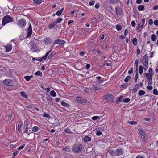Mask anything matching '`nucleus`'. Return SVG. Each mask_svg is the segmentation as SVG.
Segmentation results:
<instances>
[{
    "label": "nucleus",
    "mask_w": 158,
    "mask_h": 158,
    "mask_svg": "<svg viewBox=\"0 0 158 158\" xmlns=\"http://www.w3.org/2000/svg\"><path fill=\"white\" fill-rule=\"evenodd\" d=\"M153 94L155 95H158V91L156 89H155L153 91Z\"/></svg>",
    "instance_id": "nucleus-51"
},
{
    "label": "nucleus",
    "mask_w": 158,
    "mask_h": 158,
    "mask_svg": "<svg viewBox=\"0 0 158 158\" xmlns=\"http://www.w3.org/2000/svg\"><path fill=\"white\" fill-rule=\"evenodd\" d=\"M56 52L54 51H53L48 56V59H51L56 55Z\"/></svg>",
    "instance_id": "nucleus-20"
},
{
    "label": "nucleus",
    "mask_w": 158,
    "mask_h": 158,
    "mask_svg": "<svg viewBox=\"0 0 158 158\" xmlns=\"http://www.w3.org/2000/svg\"><path fill=\"white\" fill-rule=\"evenodd\" d=\"M76 100L80 103H83L86 101V98H81L78 96L76 97Z\"/></svg>",
    "instance_id": "nucleus-12"
},
{
    "label": "nucleus",
    "mask_w": 158,
    "mask_h": 158,
    "mask_svg": "<svg viewBox=\"0 0 158 158\" xmlns=\"http://www.w3.org/2000/svg\"><path fill=\"white\" fill-rule=\"evenodd\" d=\"M105 98L108 100V102H112L114 100L113 95L110 94H107L104 95Z\"/></svg>",
    "instance_id": "nucleus-5"
},
{
    "label": "nucleus",
    "mask_w": 158,
    "mask_h": 158,
    "mask_svg": "<svg viewBox=\"0 0 158 158\" xmlns=\"http://www.w3.org/2000/svg\"><path fill=\"white\" fill-rule=\"evenodd\" d=\"M20 94L21 96L25 98H27V95L24 92L22 91L20 93Z\"/></svg>",
    "instance_id": "nucleus-32"
},
{
    "label": "nucleus",
    "mask_w": 158,
    "mask_h": 158,
    "mask_svg": "<svg viewBox=\"0 0 158 158\" xmlns=\"http://www.w3.org/2000/svg\"><path fill=\"white\" fill-rule=\"evenodd\" d=\"M62 20L63 19L62 18H59L57 19L56 22H55L56 23V24H57V23H59L61 22L62 21Z\"/></svg>",
    "instance_id": "nucleus-45"
},
{
    "label": "nucleus",
    "mask_w": 158,
    "mask_h": 158,
    "mask_svg": "<svg viewBox=\"0 0 158 158\" xmlns=\"http://www.w3.org/2000/svg\"><path fill=\"white\" fill-rule=\"evenodd\" d=\"M142 139L143 141L145 142L147 141V136L146 134L141 136Z\"/></svg>",
    "instance_id": "nucleus-26"
},
{
    "label": "nucleus",
    "mask_w": 158,
    "mask_h": 158,
    "mask_svg": "<svg viewBox=\"0 0 158 158\" xmlns=\"http://www.w3.org/2000/svg\"><path fill=\"white\" fill-rule=\"evenodd\" d=\"M128 33V29H126L124 32V34L126 35H127V34Z\"/></svg>",
    "instance_id": "nucleus-64"
},
{
    "label": "nucleus",
    "mask_w": 158,
    "mask_h": 158,
    "mask_svg": "<svg viewBox=\"0 0 158 158\" xmlns=\"http://www.w3.org/2000/svg\"><path fill=\"white\" fill-rule=\"evenodd\" d=\"M90 88L91 90H99L101 88V87L95 85H92L90 86Z\"/></svg>",
    "instance_id": "nucleus-15"
},
{
    "label": "nucleus",
    "mask_w": 158,
    "mask_h": 158,
    "mask_svg": "<svg viewBox=\"0 0 158 158\" xmlns=\"http://www.w3.org/2000/svg\"><path fill=\"white\" fill-rule=\"evenodd\" d=\"M144 8V6L143 5H140L138 6V9L139 11H142Z\"/></svg>",
    "instance_id": "nucleus-27"
},
{
    "label": "nucleus",
    "mask_w": 158,
    "mask_h": 158,
    "mask_svg": "<svg viewBox=\"0 0 158 158\" xmlns=\"http://www.w3.org/2000/svg\"><path fill=\"white\" fill-rule=\"evenodd\" d=\"M109 153L111 155H115V151H113L112 150H109Z\"/></svg>",
    "instance_id": "nucleus-43"
},
{
    "label": "nucleus",
    "mask_w": 158,
    "mask_h": 158,
    "mask_svg": "<svg viewBox=\"0 0 158 158\" xmlns=\"http://www.w3.org/2000/svg\"><path fill=\"white\" fill-rule=\"evenodd\" d=\"M13 20V19L9 15H7L4 16L2 19V25L4 26L8 23L12 22Z\"/></svg>",
    "instance_id": "nucleus-2"
},
{
    "label": "nucleus",
    "mask_w": 158,
    "mask_h": 158,
    "mask_svg": "<svg viewBox=\"0 0 158 158\" xmlns=\"http://www.w3.org/2000/svg\"><path fill=\"white\" fill-rule=\"evenodd\" d=\"M132 43L134 46L136 45L137 44V40L136 38H134L132 41Z\"/></svg>",
    "instance_id": "nucleus-33"
},
{
    "label": "nucleus",
    "mask_w": 158,
    "mask_h": 158,
    "mask_svg": "<svg viewBox=\"0 0 158 158\" xmlns=\"http://www.w3.org/2000/svg\"><path fill=\"white\" fill-rule=\"evenodd\" d=\"M43 41L44 44L46 45L50 44L52 42V40L51 38L48 37H46L44 38Z\"/></svg>",
    "instance_id": "nucleus-8"
},
{
    "label": "nucleus",
    "mask_w": 158,
    "mask_h": 158,
    "mask_svg": "<svg viewBox=\"0 0 158 158\" xmlns=\"http://www.w3.org/2000/svg\"><path fill=\"white\" fill-rule=\"evenodd\" d=\"M116 28L118 31H120L122 29V27L121 25L117 24L116 25Z\"/></svg>",
    "instance_id": "nucleus-44"
},
{
    "label": "nucleus",
    "mask_w": 158,
    "mask_h": 158,
    "mask_svg": "<svg viewBox=\"0 0 158 158\" xmlns=\"http://www.w3.org/2000/svg\"><path fill=\"white\" fill-rule=\"evenodd\" d=\"M43 116L44 117H47L48 118H51L50 116L46 113H44L43 114Z\"/></svg>",
    "instance_id": "nucleus-41"
},
{
    "label": "nucleus",
    "mask_w": 158,
    "mask_h": 158,
    "mask_svg": "<svg viewBox=\"0 0 158 158\" xmlns=\"http://www.w3.org/2000/svg\"><path fill=\"white\" fill-rule=\"evenodd\" d=\"M3 84L6 86H13L14 84L13 81L11 79H6L3 81Z\"/></svg>",
    "instance_id": "nucleus-6"
},
{
    "label": "nucleus",
    "mask_w": 158,
    "mask_h": 158,
    "mask_svg": "<svg viewBox=\"0 0 158 158\" xmlns=\"http://www.w3.org/2000/svg\"><path fill=\"white\" fill-rule=\"evenodd\" d=\"M64 131L68 134H70L71 132H70L69 129L67 128L64 130Z\"/></svg>",
    "instance_id": "nucleus-52"
},
{
    "label": "nucleus",
    "mask_w": 158,
    "mask_h": 158,
    "mask_svg": "<svg viewBox=\"0 0 158 158\" xmlns=\"http://www.w3.org/2000/svg\"><path fill=\"white\" fill-rule=\"evenodd\" d=\"M35 74L36 75L42 76V73L40 71H37L35 73Z\"/></svg>",
    "instance_id": "nucleus-37"
},
{
    "label": "nucleus",
    "mask_w": 158,
    "mask_h": 158,
    "mask_svg": "<svg viewBox=\"0 0 158 158\" xmlns=\"http://www.w3.org/2000/svg\"><path fill=\"white\" fill-rule=\"evenodd\" d=\"M95 3L94 0H91L89 3V4L90 6L93 5Z\"/></svg>",
    "instance_id": "nucleus-49"
},
{
    "label": "nucleus",
    "mask_w": 158,
    "mask_h": 158,
    "mask_svg": "<svg viewBox=\"0 0 158 158\" xmlns=\"http://www.w3.org/2000/svg\"><path fill=\"white\" fill-rule=\"evenodd\" d=\"M133 68H131L130 70L128 71V73L129 74H131L133 73Z\"/></svg>",
    "instance_id": "nucleus-55"
},
{
    "label": "nucleus",
    "mask_w": 158,
    "mask_h": 158,
    "mask_svg": "<svg viewBox=\"0 0 158 158\" xmlns=\"http://www.w3.org/2000/svg\"><path fill=\"white\" fill-rule=\"evenodd\" d=\"M147 77V81H151L152 79V76L153 75H150L148 73H146L144 74Z\"/></svg>",
    "instance_id": "nucleus-16"
},
{
    "label": "nucleus",
    "mask_w": 158,
    "mask_h": 158,
    "mask_svg": "<svg viewBox=\"0 0 158 158\" xmlns=\"http://www.w3.org/2000/svg\"><path fill=\"white\" fill-rule=\"evenodd\" d=\"M102 134V133L99 130H98L96 133L97 136H100Z\"/></svg>",
    "instance_id": "nucleus-53"
},
{
    "label": "nucleus",
    "mask_w": 158,
    "mask_h": 158,
    "mask_svg": "<svg viewBox=\"0 0 158 158\" xmlns=\"http://www.w3.org/2000/svg\"><path fill=\"white\" fill-rule=\"evenodd\" d=\"M123 148L119 147L115 151V156H118L122 154L123 152Z\"/></svg>",
    "instance_id": "nucleus-11"
},
{
    "label": "nucleus",
    "mask_w": 158,
    "mask_h": 158,
    "mask_svg": "<svg viewBox=\"0 0 158 158\" xmlns=\"http://www.w3.org/2000/svg\"><path fill=\"white\" fill-rule=\"evenodd\" d=\"M25 146V144H23L21 146H19L18 148V149L19 150H21Z\"/></svg>",
    "instance_id": "nucleus-57"
},
{
    "label": "nucleus",
    "mask_w": 158,
    "mask_h": 158,
    "mask_svg": "<svg viewBox=\"0 0 158 158\" xmlns=\"http://www.w3.org/2000/svg\"><path fill=\"white\" fill-rule=\"evenodd\" d=\"M154 24L156 25H158V20H155L154 21Z\"/></svg>",
    "instance_id": "nucleus-63"
},
{
    "label": "nucleus",
    "mask_w": 158,
    "mask_h": 158,
    "mask_svg": "<svg viewBox=\"0 0 158 158\" xmlns=\"http://www.w3.org/2000/svg\"><path fill=\"white\" fill-rule=\"evenodd\" d=\"M65 41L64 40L57 39L54 41V44H58L61 46H63L65 43Z\"/></svg>",
    "instance_id": "nucleus-10"
},
{
    "label": "nucleus",
    "mask_w": 158,
    "mask_h": 158,
    "mask_svg": "<svg viewBox=\"0 0 158 158\" xmlns=\"http://www.w3.org/2000/svg\"><path fill=\"white\" fill-rule=\"evenodd\" d=\"M140 85L139 84H136L134 86L132 91V93H134L136 92L139 88Z\"/></svg>",
    "instance_id": "nucleus-18"
},
{
    "label": "nucleus",
    "mask_w": 158,
    "mask_h": 158,
    "mask_svg": "<svg viewBox=\"0 0 158 158\" xmlns=\"http://www.w3.org/2000/svg\"><path fill=\"white\" fill-rule=\"evenodd\" d=\"M149 74L151 75H153L154 74V73L152 71V68H149Z\"/></svg>",
    "instance_id": "nucleus-38"
},
{
    "label": "nucleus",
    "mask_w": 158,
    "mask_h": 158,
    "mask_svg": "<svg viewBox=\"0 0 158 158\" xmlns=\"http://www.w3.org/2000/svg\"><path fill=\"white\" fill-rule=\"evenodd\" d=\"M40 128L37 126H34L32 129V131L34 132H37L39 130Z\"/></svg>",
    "instance_id": "nucleus-28"
},
{
    "label": "nucleus",
    "mask_w": 158,
    "mask_h": 158,
    "mask_svg": "<svg viewBox=\"0 0 158 158\" xmlns=\"http://www.w3.org/2000/svg\"><path fill=\"white\" fill-rule=\"evenodd\" d=\"M6 48V52H9L10 51L12 48V46L11 44L7 45L6 46H5Z\"/></svg>",
    "instance_id": "nucleus-19"
},
{
    "label": "nucleus",
    "mask_w": 158,
    "mask_h": 158,
    "mask_svg": "<svg viewBox=\"0 0 158 158\" xmlns=\"http://www.w3.org/2000/svg\"><path fill=\"white\" fill-rule=\"evenodd\" d=\"M128 85V84L127 83H125L124 84H122L121 85V87H123V88L126 87Z\"/></svg>",
    "instance_id": "nucleus-62"
},
{
    "label": "nucleus",
    "mask_w": 158,
    "mask_h": 158,
    "mask_svg": "<svg viewBox=\"0 0 158 158\" xmlns=\"http://www.w3.org/2000/svg\"><path fill=\"white\" fill-rule=\"evenodd\" d=\"M145 18H143L141 20L142 24L144 25L145 23Z\"/></svg>",
    "instance_id": "nucleus-58"
},
{
    "label": "nucleus",
    "mask_w": 158,
    "mask_h": 158,
    "mask_svg": "<svg viewBox=\"0 0 158 158\" xmlns=\"http://www.w3.org/2000/svg\"><path fill=\"white\" fill-rule=\"evenodd\" d=\"M128 123L130 124H137V123L136 121H129L128 122Z\"/></svg>",
    "instance_id": "nucleus-42"
},
{
    "label": "nucleus",
    "mask_w": 158,
    "mask_h": 158,
    "mask_svg": "<svg viewBox=\"0 0 158 158\" xmlns=\"http://www.w3.org/2000/svg\"><path fill=\"white\" fill-rule=\"evenodd\" d=\"M63 150L64 151H66L68 152H71V147L68 146H67L63 149Z\"/></svg>",
    "instance_id": "nucleus-21"
},
{
    "label": "nucleus",
    "mask_w": 158,
    "mask_h": 158,
    "mask_svg": "<svg viewBox=\"0 0 158 158\" xmlns=\"http://www.w3.org/2000/svg\"><path fill=\"white\" fill-rule=\"evenodd\" d=\"M28 124L27 121L25 120L24 123V126L23 130V133H27V130L28 129Z\"/></svg>",
    "instance_id": "nucleus-9"
},
{
    "label": "nucleus",
    "mask_w": 158,
    "mask_h": 158,
    "mask_svg": "<svg viewBox=\"0 0 158 158\" xmlns=\"http://www.w3.org/2000/svg\"><path fill=\"white\" fill-rule=\"evenodd\" d=\"M151 39L152 41H155L156 40V36L155 35L152 34L151 35Z\"/></svg>",
    "instance_id": "nucleus-30"
},
{
    "label": "nucleus",
    "mask_w": 158,
    "mask_h": 158,
    "mask_svg": "<svg viewBox=\"0 0 158 158\" xmlns=\"http://www.w3.org/2000/svg\"><path fill=\"white\" fill-rule=\"evenodd\" d=\"M62 13V12L60 10H59L57 11L56 13V15L58 16H60L61 15Z\"/></svg>",
    "instance_id": "nucleus-56"
},
{
    "label": "nucleus",
    "mask_w": 158,
    "mask_h": 158,
    "mask_svg": "<svg viewBox=\"0 0 158 158\" xmlns=\"http://www.w3.org/2000/svg\"><path fill=\"white\" fill-rule=\"evenodd\" d=\"M131 24L132 27H135L136 25V23L134 21H132L131 22Z\"/></svg>",
    "instance_id": "nucleus-59"
},
{
    "label": "nucleus",
    "mask_w": 158,
    "mask_h": 158,
    "mask_svg": "<svg viewBox=\"0 0 158 158\" xmlns=\"http://www.w3.org/2000/svg\"><path fill=\"white\" fill-rule=\"evenodd\" d=\"M145 94V91L143 90H140L139 91L138 94L139 96H142L144 95Z\"/></svg>",
    "instance_id": "nucleus-31"
},
{
    "label": "nucleus",
    "mask_w": 158,
    "mask_h": 158,
    "mask_svg": "<svg viewBox=\"0 0 158 158\" xmlns=\"http://www.w3.org/2000/svg\"><path fill=\"white\" fill-rule=\"evenodd\" d=\"M139 131L140 134L141 135V136L146 134L143 131V130L141 129H140V130H139Z\"/></svg>",
    "instance_id": "nucleus-54"
},
{
    "label": "nucleus",
    "mask_w": 158,
    "mask_h": 158,
    "mask_svg": "<svg viewBox=\"0 0 158 158\" xmlns=\"http://www.w3.org/2000/svg\"><path fill=\"white\" fill-rule=\"evenodd\" d=\"M99 116H94L92 117V119L93 120H96L99 119Z\"/></svg>",
    "instance_id": "nucleus-48"
},
{
    "label": "nucleus",
    "mask_w": 158,
    "mask_h": 158,
    "mask_svg": "<svg viewBox=\"0 0 158 158\" xmlns=\"http://www.w3.org/2000/svg\"><path fill=\"white\" fill-rule=\"evenodd\" d=\"M56 23L55 22L52 23L51 24H49L48 28L49 29H51L56 25Z\"/></svg>",
    "instance_id": "nucleus-24"
},
{
    "label": "nucleus",
    "mask_w": 158,
    "mask_h": 158,
    "mask_svg": "<svg viewBox=\"0 0 158 158\" xmlns=\"http://www.w3.org/2000/svg\"><path fill=\"white\" fill-rule=\"evenodd\" d=\"M34 2L37 4H40L43 2V0H33Z\"/></svg>",
    "instance_id": "nucleus-35"
},
{
    "label": "nucleus",
    "mask_w": 158,
    "mask_h": 158,
    "mask_svg": "<svg viewBox=\"0 0 158 158\" xmlns=\"http://www.w3.org/2000/svg\"><path fill=\"white\" fill-rule=\"evenodd\" d=\"M131 78V77L130 76H127L124 79V81L126 82H128L129 80Z\"/></svg>",
    "instance_id": "nucleus-40"
},
{
    "label": "nucleus",
    "mask_w": 158,
    "mask_h": 158,
    "mask_svg": "<svg viewBox=\"0 0 158 158\" xmlns=\"http://www.w3.org/2000/svg\"><path fill=\"white\" fill-rule=\"evenodd\" d=\"M32 77H33V76L32 75L29 76H25L24 77V78L27 81H28Z\"/></svg>",
    "instance_id": "nucleus-25"
},
{
    "label": "nucleus",
    "mask_w": 158,
    "mask_h": 158,
    "mask_svg": "<svg viewBox=\"0 0 158 158\" xmlns=\"http://www.w3.org/2000/svg\"><path fill=\"white\" fill-rule=\"evenodd\" d=\"M91 140V137H89L88 136H85L84 138V141L85 142H88L90 141Z\"/></svg>",
    "instance_id": "nucleus-23"
},
{
    "label": "nucleus",
    "mask_w": 158,
    "mask_h": 158,
    "mask_svg": "<svg viewBox=\"0 0 158 158\" xmlns=\"http://www.w3.org/2000/svg\"><path fill=\"white\" fill-rule=\"evenodd\" d=\"M51 95L53 97H55L56 95V94L54 90L51 91L50 92Z\"/></svg>",
    "instance_id": "nucleus-36"
},
{
    "label": "nucleus",
    "mask_w": 158,
    "mask_h": 158,
    "mask_svg": "<svg viewBox=\"0 0 158 158\" xmlns=\"http://www.w3.org/2000/svg\"><path fill=\"white\" fill-rule=\"evenodd\" d=\"M47 100L48 103L51 105H53V102L52 101L51 97H48L47 98Z\"/></svg>",
    "instance_id": "nucleus-22"
},
{
    "label": "nucleus",
    "mask_w": 158,
    "mask_h": 158,
    "mask_svg": "<svg viewBox=\"0 0 158 158\" xmlns=\"http://www.w3.org/2000/svg\"><path fill=\"white\" fill-rule=\"evenodd\" d=\"M123 96H120L118 98V100L116 101V103L117 104L119 102H121L122 101V98H123Z\"/></svg>",
    "instance_id": "nucleus-39"
},
{
    "label": "nucleus",
    "mask_w": 158,
    "mask_h": 158,
    "mask_svg": "<svg viewBox=\"0 0 158 158\" xmlns=\"http://www.w3.org/2000/svg\"><path fill=\"white\" fill-rule=\"evenodd\" d=\"M26 23L25 20L22 18L18 21V25L22 28H23L25 27Z\"/></svg>",
    "instance_id": "nucleus-7"
},
{
    "label": "nucleus",
    "mask_w": 158,
    "mask_h": 158,
    "mask_svg": "<svg viewBox=\"0 0 158 158\" xmlns=\"http://www.w3.org/2000/svg\"><path fill=\"white\" fill-rule=\"evenodd\" d=\"M61 104L63 106L66 107H69V104L63 101L62 102Z\"/></svg>",
    "instance_id": "nucleus-34"
},
{
    "label": "nucleus",
    "mask_w": 158,
    "mask_h": 158,
    "mask_svg": "<svg viewBox=\"0 0 158 158\" xmlns=\"http://www.w3.org/2000/svg\"><path fill=\"white\" fill-rule=\"evenodd\" d=\"M82 148V146L81 144H75L73 146L72 150L74 153H77L81 152Z\"/></svg>",
    "instance_id": "nucleus-1"
},
{
    "label": "nucleus",
    "mask_w": 158,
    "mask_h": 158,
    "mask_svg": "<svg viewBox=\"0 0 158 158\" xmlns=\"http://www.w3.org/2000/svg\"><path fill=\"white\" fill-rule=\"evenodd\" d=\"M27 35L26 38L30 37L32 33V27L31 24H30L29 26L27 29Z\"/></svg>",
    "instance_id": "nucleus-13"
},
{
    "label": "nucleus",
    "mask_w": 158,
    "mask_h": 158,
    "mask_svg": "<svg viewBox=\"0 0 158 158\" xmlns=\"http://www.w3.org/2000/svg\"><path fill=\"white\" fill-rule=\"evenodd\" d=\"M51 51V50H50V51L47 52L46 53L45 55L40 59L34 58H32V60L33 61L36 60L40 62L42 61L43 60H45L46 59L47 56H48Z\"/></svg>",
    "instance_id": "nucleus-4"
},
{
    "label": "nucleus",
    "mask_w": 158,
    "mask_h": 158,
    "mask_svg": "<svg viewBox=\"0 0 158 158\" xmlns=\"http://www.w3.org/2000/svg\"><path fill=\"white\" fill-rule=\"evenodd\" d=\"M139 61L138 60L136 59L135 61V63L136 64V71L138 70V63H139Z\"/></svg>",
    "instance_id": "nucleus-47"
},
{
    "label": "nucleus",
    "mask_w": 158,
    "mask_h": 158,
    "mask_svg": "<svg viewBox=\"0 0 158 158\" xmlns=\"http://www.w3.org/2000/svg\"><path fill=\"white\" fill-rule=\"evenodd\" d=\"M143 65L144 70H146L148 67V63H143Z\"/></svg>",
    "instance_id": "nucleus-29"
},
{
    "label": "nucleus",
    "mask_w": 158,
    "mask_h": 158,
    "mask_svg": "<svg viewBox=\"0 0 158 158\" xmlns=\"http://www.w3.org/2000/svg\"><path fill=\"white\" fill-rule=\"evenodd\" d=\"M22 124V123L21 122H19L18 125V128H20Z\"/></svg>",
    "instance_id": "nucleus-60"
},
{
    "label": "nucleus",
    "mask_w": 158,
    "mask_h": 158,
    "mask_svg": "<svg viewBox=\"0 0 158 158\" xmlns=\"http://www.w3.org/2000/svg\"><path fill=\"white\" fill-rule=\"evenodd\" d=\"M130 100V99L129 98H126L123 100V102L125 103H127L129 102Z\"/></svg>",
    "instance_id": "nucleus-46"
},
{
    "label": "nucleus",
    "mask_w": 158,
    "mask_h": 158,
    "mask_svg": "<svg viewBox=\"0 0 158 158\" xmlns=\"http://www.w3.org/2000/svg\"><path fill=\"white\" fill-rule=\"evenodd\" d=\"M147 88L148 90H151L152 89L153 87H152V86H150L148 85L147 87Z\"/></svg>",
    "instance_id": "nucleus-61"
},
{
    "label": "nucleus",
    "mask_w": 158,
    "mask_h": 158,
    "mask_svg": "<svg viewBox=\"0 0 158 158\" xmlns=\"http://www.w3.org/2000/svg\"><path fill=\"white\" fill-rule=\"evenodd\" d=\"M138 78V72L137 71V73L135 75V82H137V80Z\"/></svg>",
    "instance_id": "nucleus-50"
},
{
    "label": "nucleus",
    "mask_w": 158,
    "mask_h": 158,
    "mask_svg": "<svg viewBox=\"0 0 158 158\" xmlns=\"http://www.w3.org/2000/svg\"><path fill=\"white\" fill-rule=\"evenodd\" d=\"M132 14L133 16L136 19L138 18L139 17V14L137 11L135 7L133 8V10Z\"/></svg>",
    "instance_id": "nucleus-14"
},
{
    "label": "nucleus",
    "mask_w": 158,
    "mask_h": 158,
    "mask_svg": "<svg viewBox=\"0 0 158 158\" xmlns=\"http://www.w3.org/2000/svg\"><path fill=\"white\" fill-rule=\"evenodd\" d=\"M31 50L33 52H36L38 50V48L33 41H31L29 43Z\"/></svg>",
    "instance_id": "nucleus-3"
},
{
    "label": "nucleus",
    "mask_w": 158,
    "mask_h": 158,
    "mask_svg": "<svg viewBox=\"0 0 158 158\" xmlns=\"http://www.w3.org/2000/svg\"><path fill=\"white\" fill-rule=\"evenodd\" d=\"M115 9L116 10V14L117 15H119L122 13L123 11L122 9L116 7L115 8Z\"/></svg>",
    "instance_id": "nucleus-17"
}]
</instances>
